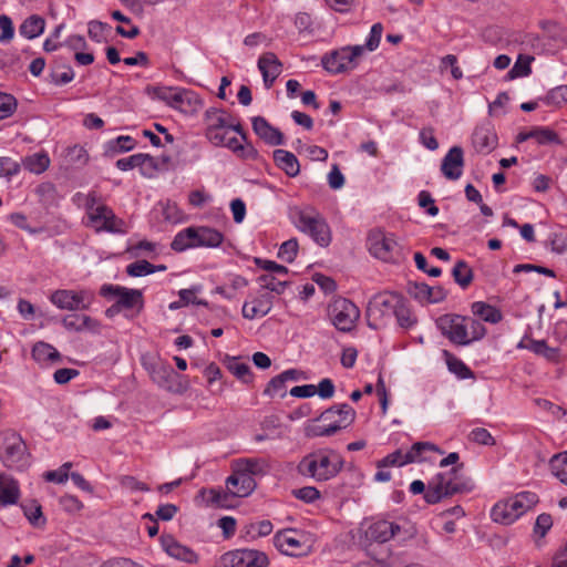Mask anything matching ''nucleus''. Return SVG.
Returning a JSON list of instances; mask_svg holds the SVG:
<instances>
[{"label": "nucleus", "instance_id": "nucleus-1", "mask_svg": "<svg viewBox=\"0 0 567 567\" xmlns=\"http://www.w3.org/2000/svg\"><path fill=\"white\" fill-rule=\"evenodd\" d=\"M462 465L455 466L450 471L437 473L425 484L415 480L410 485L412 494L424 493V499L427 504H436L444 498L456 494L470 493L474 489V483L471 478L461 475Z\"/></svg>", "mask_w": 567, "mask_h": 567}, {"label": "nucleus", "instance_id": "nucleus-2", "mask_svg": "<svg viewBox=\"0 0 567 567\" xmlns=\"http://www.w3.org/2000/svg\"><path fill=\"white\" fill-rule=\"evenodd\" d=\"M342 467L343 458L337 451L320 449L303 456L297 465V471L316 482H327L336 477Z\"/></svg>", "mask_w": 567, "mask_h": 567}, {"label": "nucleus", "instance_id": "nucleus-3", "mask_svg": "<svg viewBox=\"0 0 567 567\" xmlns=\"http://www.w3.org/2000/svg\"><path fill=\"white\" fill-rule=\"evenodd\" d=\"M537 503L538 496L535 493L520 492L496 503L492 508L491 517L495 523L511 525Z\"/></svg>", "mask_w": 567, "mask_h": 567}, {"label": "nucleus", "instance_id": "nucleus-4", "mask_svg": "<svg viewBox=\"0 0 567 567\" xmlns=\"http://www.w3.org/2000/svg\"><path fill=\"white\" fill-rule=\"evenodd\" d=\"M0 461L8 468L22 471L30 465L27 444L13 430L0 433Z\"/></svg>", "mask_w": 567, "mask_h": 567}, {"label": "nucleus", "instance_id": "nucleus-5", "mask_svg": "<svg viewBox=\"0 0 567 567\" xmlns=\"http://www.w3.org/2000/svg\"><path fill=\"white\" fill-rule=\"evenodd\" d=\"M296 227L309 235L315 243L327 247L331 243V230L321 214L310 207L298 209L295 213Z\"/></svg>", "mask_w": 567, "mask_h": 567}, {"label": "nucleus", "instance_id": "nucleus-6", "mask_svg": "<svg viewBox=\"0 0 567 567\" xmlns=\"http://www.w3.org/2000/svg\"><path fill=\"white\" fill-rule=\"evenodd\" d=\"M155 96L185 114H195L202 109L199 96L190 90L173 87H153Z\"/></svg>", "mask_w": 567, "mask_h": 567}, {"label": "nucleus", "instance_id": "nucleus-7", "mask_svg": "<svg viewBox=\"0 0 567 567\" xmlns=\"http://www.w3.org/2000/svg\"><path fill=\"white\" fill-rule=\"evenodd\" d=\"M401 297V295L394 292H382L373 296L365 311L368 326L378 330L382 326L384 318L394 313Z\"/></svg>", "mask_w": 567, "mask_h": 567}, {"label": "nucleus", "instance_id": "nucleus-8", "mask_svg": "<svg viewBox=\"0 0 567 567\" xmlns=\"http://www.w3.org/2000/svg\"><path fill=\"white\" fill-rule=\"evenodd\" d=\"M364 47L353 45L334 50L322 56L321 63L324 70L332 74H339L352 70L357 60L362 55Z\"/></svg>", "mask_w": 567, "mask_h": 567}, {"label": "nucleus", "instance_id": "nucleus-9", "mask_svg": "<svg viewBox=\"0 0 567 567\" xmlns=\"http://www.w3.org/2000/svg\"><path fill=\"white\" fill-rule=\"evenodd\" d=\"M425 452H435L439 454L444 453L437 445L433 443L416 442L406 452H403V450L399 449L386 455L378 463V467L403 466L414 462H422L425 461V457L423 456Z\"/></svg>", "mask_w": 567, "mask_h": 567}, {"label": "nucleus", "instance_id": "nucleus-10", "mask_svg": "<svg viewBox=\"0 0 567 567\" xmlns=\"http://www.w3.org/2000/svg\"><path fill=\"white\" fill-rule=\"evenodd\" d=\"M49 299L61 310L79 311L90 309L94 293L87 289H58L50 295Z\"/></svg>", "mask_w": 567, "mask_h": 567}, {"label": "nucleus", "instance_id": "nucleus-11", "mask_svg": "<svg viewBox=\"0 0 567 567\" xmlns=\"http://www.w3.org/2000/svg\"><path fill=\"white\" fill-rule=\"evenodd\" d=\"M369 251L375 257L386 262H395L401 257L400 246L393 235L385 234L380 229L370 231L368 236Z\"/></svg>", "mask_w": 567, "mask_h": 567}, {"label": "nucleus", "instance_id": "nucleus-12", "mask_svg": "<svg viewBox=\"0 0 567 567\" xmlns=\"http://www.w3.org/2000/svg\"><path fill=\"white\" fill-rule=\"evenodd\" d=\"M329 313L333 326L342 331H351L360 318L359 308L349 299L337 298L329 306Z\"/></svg>", "mask_w": 567, "mask_h": 567}, {"label": "nucleus", "instance_id": "nucleus-13", "mask_svg": "<svg viewBox=\"0 0 567 567\" xmlns=\"http://www.w3.org/2000/svg\"><path fill=\"white\" fill-rule=\"evenodd\" d=\"M306 535L297 529L287 528L278 532L274 537L276 548L287 556H305L310 551Z\"/></svg>", "mask_w": 567, "mask_h": 567}, {"label": "nucleus", "instance_id": "nucleus-14", "mask_svg": "<svg viewBox=\"0 0 567 567\" xmlns=\"http://www.w3.org/2000/svg\"><path fill=\"white\" fill-rule=\"evenodd\" d=\"M467 318L458 315L441 316L436 324L442 334L449 338L451 342L457 346L470 344Z\"/></svg>", "mask_w": 567, "mask_h": 567}, {"label": "nucleus", "instance_id": "nucleus-15", "mask_svg": "<svg viewBox=\"0 0 567 567\" xmlns=\"http://www.w3.org/2000/svg\"><path fill=\"white\" fill-rule=\"evenodd\" d=\"M105 298H115L123 310L136 309L140 312L144 306L143 292L138 289H130L115 285H103L100 290Z\"/></svg>", "mask_w": 567, "mask_h": 567}, {"label": "nucleus", "instance_id": "nucleus-16", "mask_svg": "<svg viewBox=\"0 0 567 567\" xmlns=\"http://www.w3.org/2000/svg\"><path fill=\"white\" fill-rule=\"evenodd\" d=\"M223 567H267L269 559L264 551L256 549H235L220 557Z\"/></svg>", "mask_w": 567, "mask_h": 567}, {"label": "nucleus", "instance_id": "nucleus-17", "mask_svg": "<svg viewBox=\"0 0 567 567\" xmlns=\"http://www.w3.org/2000/svg\"><path fill=\"white\" fill-rule=\"evenodd\" d=\"M89 219L97 231L125 233V223L105 205H97L95 212H91Z\"/></svg>", "mask_w": 567, "mask_h": 567}, {"label": "nucleus", "instance_id": "nucleus-18", "mask_svg": "<svg viewBox=\"0 0 567 567\" xmlns=\"http://www.w3.org/2000/svg\"><path fill=\"white\" fill-rule=\"evenodd\" d=\"M163 550L172 558L186 563L196 564L198 555L189 547L181 544L174 536L164 534L159 538Z\"/></svg>", "mask_w": 567, "mask_h": 567}, {"label": "nucleus", "instance_id": "nucleus-19", "mask_svg": "<svg viewBox=\"0 0 567 567\" xmlns=\"http://www.w3.org/2000/svg\"><path fill=\"white\" fill-rule=\"evenodd\" d=\"M464 152L461 146H453L442 159L441 172L446 179L457 181L463 174Z\"/></svg>", "mask_w": 567, "mask_h": 567}, {"label": "nucleus", "instance_id": "nucleus-20", "mask_svg": "<svg viewBox=\"0 0 567 567\" xmlns=\"http://www.w3.org/2000/svg\"><path fill=\"white\" fill-rule=\"evenodd\" d=\"M497 142L498 138L491 122L476 126L472 136V143L477 152L488 154L497 146Z\"/></svg>", "mask_w": 567, "mask_h": 567}, {"label": "nucleus", "instance_id": "nucleus-21", "mask_svg": "<svg viewBox=\"0 0 567 567\" xmlns=\"http://www.w3.org/2000/svg\"><path fill=\"white\" fill-rule=\"evenodd\" d=\"M251 125L256 135L268 145L278 146L285 143L284 134L277 127L272 126L265 117H252Z\"/></svg>", "mask_w": 567, "mask_h": 567}, {"label": "nucleus", "instance_id": "nucleus-22", "mask_svg": "<svg viewBox=\"0 0 567 567\" xmlns=\"http://www.w3.org/2000/svg\"><path fill=\"white\" fill-rule=\"evenodd\" d=\"M401 530V526L394 522L378 520L365 530V537L370 542L383 544L392 539Z\"/></svg>", "mask_w": 567, "mask_h": 567}, {"label": "nucleus", "instance_id": "nucleus-23", "mask_svg": "<svg viewBox=\"0 0 567 567\" xmlns=\"http://www.w3.org/2000/svg\"><path fill=\"white\" fill-rule=\"evenodd\" d=\"M258 69L262 74L264 83L269 89L282 71V64L272 52L264 53L258 60Z\"/></svg>", "mask_w": 567, "mask_h": 567}, {"label": "nucleus", "instance_id": "nucleus-24", "mask_svg": "<svg viewBox=\"0 0 567 567\" xmlns=\"http://www.w3.org/2000/svg\"><path fill=\"white\" fill-rule=\"evenodd\" d=\"M231 468L254 478L257 475H265L269 471V463L262 457H243L233 461Z\"/></svg>", "mask_w": 567, "mask_h": 567}, {"label": "nucleus", "instance_id": "nucleus-25", "mask_svg": "<svg viewBox=\"0 0 567 567\" xmlns=\"http://www.w3.org/2000/svg\"><path fill=\"white\" fill-rule=\"evenodd\" d=\"M226 487L233 496L246 497L256 488V481L233 468V474L226 480Z\"/></svg>", "mask_w": 567, "mask_h": 567}, {"label": "nucleus", "instance_id": "nucleus-26", "mask_svg": "<svg viewBox=\"0 0 567 567\" xmlns=\"http://www.w3.org/2000/svg\"><path fill=\"white\" fill-rule=\"evenodd\" d=\"M274 296L269 292H262L250 302L243 306V316L246 319L264 317L268 315L272 308Z\"/></svg>", "mask_w": 567, "mask_h": 567}, {"label": "nucleus", "instance_id": "nucleus-27", "mask_svg": "<svg viewBox=\"0 0 567 567\" xmlns=\"http://www.w3.org/2000/svg\"><path fill=\"white\" fill-rule=\"evenodd\" d=\"M61 323L66 330L76 332L84 330L96 331L100 326L92 317L79 313L64 316Z\"/></svg>", "mask_w": 567, "mask_h": 567}, {"label": "nucleus", "instance_id": "nucleus-28", "mask_svg": "<svg viewBox=\"0 0 567 567\" xmlns=\"http://www.w3.org/2000/svg\"><path fill=\"white\" fill-rule=\"evenodd\" d=\"M20 498L19 483L12 476L0 473V503L2 505H13Z\"/></svg>", "mask_w": 567, "mask_h": 567}, {"label": "nucleus", "instance_id": "nucleus-29", "mask_svg": "<svg viewBox=\"0 0 567 567\" xmlns=\"http://www.w3.org/2000/svg\"><path fill=\"white\" fill-rule=\"evenodd\" d=\"M274 161L276 165L289 177H296L300 173V164L296 155L286 150H275Z\"/></svg>", "mask_w": 567, "mask_h": 567}, {"label": "nucleus", "instance_id": "nucleus-30", "mask_svg": "<svg viewBox=\"0 0 567 567\" xmlns=\"http://www.w3.org/2000/svg\"><path fill=\"white\" fill-rule=\"evenodd\" d=\"M230 114L223 109L209 107L204 113L205 133L227 128Z\"/></svg>", "mask_w": 567, "mask_h": 567}, {"label": "nucleus", "instance_id": "nucleus-31", "mask_svg": "<svg viewBox=\"0 0 567 567\" xmlns=\"http://www.w3.org/2000/svg\"><path fill=\"white\" fill-rule=\"evenodd\" d=\"M223 240V234L214 228L195 227L196 247L216 248L221 245Z\"/></svg>", "mask_w": 567, "mask_h": 567}, {"label": "nucleus", "instance_id": "nucleus-32", "mask_svg": "<svg viewBox=\"0 0 567 567\" xmlns=\"http://www.w3.org/2000/svg\"><path fill=\"white\" fill-rule=\"evenodd\" d=\"M50 157L45 152H38L22 159L23 167L32 174L40 175L50 166Z\"/></svg>", "mask_w": 567, "mask_h": 567}, {"label": "nucleus", "instance_id": "nucleus-33", "mask_svg": "<svg viewBox=\"0 0 567 567\" xmlns=\"http://www.w3.org/2000/svg\"><path fill=\"white\" fill-rule=\"evenodd\" d=\"M474 316L489 323H498L503 319V315L496 307L484 301H475L471 306Z\"/></svg>", "mask_w": 567, "mask_h": 567}, {"label": "nucleus", "instance_id": "nucleus-34", "mask_svg": "<svg viewBox=\"0 0 567 567\" xmlns=\"http://www.w3.org/2000/svg\"><path fill=\"white\" fill-rule=\"evenodd\" d=\"M145 165L150 167L154 166V159L148 154L138 153L116 161V167L123 172L133 169L135 167L143 169Z\"/></svg>", "mask_w": 567, "mask_h": 567}, {"label": "nucleus", "instance_id": "nucleus-35", "mask_svg": "<svg viewBox=\"0 0 567 567\" xmlns=\"http://www.w3.org/2000/svg\"><path fill=\"white\" fill-rule=\"evenodd\" d=\"M32 358L40 363H47L58 361L60 359V353L51 344L40 341L32 348Z\"/></svg>", "mask_w": 567, "mask_h": 567}, {"label": "nucleus", "instance_id": "nucleus-36", "mask_svg": "<svg viewBox=\"0 0 567 567\" xmlns=\"http://www.w3.org/2000/svg\"><path fill=\"white\" fill-rule=\"evenodd\" d=\"M44 19L39 16H31L22 22L19 32L27 39H34L44 31Z\"/></svg>", "mask_w": 567, "mask_h": 567}, {"label": "nucleus", "instance_id": "nucleus-37", "mask_svg": "<svg viewBox=\"0 0 567 567\" xmlns=\"http://www.w3.org/2000/svg\"><path fill=\"white\" fill-rule=\"evenodd\" d=\"M550 473L563 484L567 485V451L553 455L549 460Z\"/></svg>", "mask_w": 567, "mask_h": 567}, {"label": "nucleus", "instance_id": "nucleus-38", "mask_svg": "<svg viewBox=\"0 0 567 567\" xmlns=\"http://www.w3.org/2000/svg\"><path fill=\"white\" fill-rule=\"evenodd\" d=\"M528 350L535 354L545 358L550 362H557L559 358V350L557 348L549 347L545 340H528Z\"/></svg>", "mask_w": 567, "mask_h": 567}, {"label": "nucleus", "instance_id": "nucleus-39", "mask_svg": "<svg viewBox=\"0 0 567 567\" xmlns=\"http://www.w3.org/2000/svg\"><path fill=\"white\" fill-rule=\"evenodd\" d=\"M171 247L175 251H184L188 248L196 247L195 244V227H188L176 234Z\"/></svg>", "mask_w": 567, "mask_h": 567}, {"label": "nucleus", "instance_id": "nucleus-40", "mask_svg": "<svg viewBox=\"0 0 567 567\" xmlns=\"http://www.w3.org/2000/svg\"><path fill=\"white\" fill-rule=\"evenodd\" d=\"M452 276L455 282L464 288H467L473 281V270L464 260H457L452 269Z\"/></svg>", "mask_w": 567, "mask_h": 567}, {"label": "nucleus", "instance_id": "nucleus-41", "mask_svg": "<svg viewBox=\"0 0 567 567\" xmlns=\"http://www.w3.org/2000/svg\"><path fill=\"white\" fill-rule=\"evenodd\" d=\"M394 317L396 318L398 324L403 329H410L416 324V318L408 307L403 297H401L398 308L394 310Z\"/></svg>", "mask_w": 567, "mask_h": 567}, {"label": "nucleus", "instance_id": "nucleus-42", "mask_svg": "<svg viewBox=\"0 0 567 567\" xmlns=\"http://www.w3.org/2000/svg\"><path fill=\"white\" fill-rule=\"evenodd\" d=\"M151 377L159 386H167L168 379L174 374V369L162 362L154 363L150 369Z\"/></svg>", "mask_w": 567, "mask_h": 567}, {"label": "nucleus", "instance_id": "nucleus-43", "mask_svg": "<svg viewBox=\"0 0 567 567\" xmlns=\"http://www.w3.org/2000/svg\"><path fill=\"white\" fill-rule=\"evenodd\" d=\"M534 60L533 56L520 54L513 65V68L508 71L507 78L513 80L516 78L527 76L530 74V62Z\"/></svg>", "mask_w": 567, "mask_h": 567}, {"label": "nucleus", "instance_id": "nucleus-44", "mask_svg": "<svg viewBox=\"0 0 567 567\" xmlns=\"http://www.w3.org/2000/svg\"><path fill=\"white\" fill-rule=\"evenodd\" d=\"M341 430L340 425H337L334 422L329 423L328 425H308L305 429V434L307 437H322V436H331Z\"/></svg>", "mask_w": 567, "mask_h": 567}, {"label": "nucleus", "instance_id": "nucleus-45", "mask_svg": "<svg viewBox=\"0 0 567 567\" xmlns=\"http://www.w3.org/2000/svg\"><path fill=\"white\" fill-rule=\"evenodd\" d=\"M258 282L262 289L269 290L270 292H276L278 295L282 293L288 286V281L278 280L271 274L259 276Z\"/></svg>", "mask_w": 567, "mask_h": 567}, {"label": "nucleus", "instance_id": "nucleus-46", "mask_svg": "<svg viewBox=\"0 0 567 567\" xmlns=\"http://www.w3.org/2000/svg\"><path fill=\"white\" fill-rule=\"evenodd\" d=\"M87 25V33L91 40H93L96 43L106 42L105 32L111 29L110 24L99 20H92L89 22Z\"/></svg>", "mask_w": 567, "mask_h": 567}, {"label": "nucleus", "instance_id": "nucleus-47", "mask_svg": "<svg viewBox=\"0 0 567 567\" xmlns=\"http://www.w3.org/2000/svg\"><path fill=\"white\" fill-rule=\"evenodd\" d=\"M87 153L82 146L74 145L66 151L65 161L70 165L81 167L87 163Z\"/></svg>", "mask_w": 567, "mask_h": 567}, {"label": "nucleus", "instance_id": "nucleus-48", "mask_svg": "<svg viewBox=\"0 0 567 567\" xmlns=\"http://www.w3.org/2000/svg\"><path fill=\"white\" fill-rule=\"evenodd\" d=\"M156 272L154 265L147 260H137L126 267V274L131 277H143Z\"/></svg>", "mask_w": 567, "mask_h": 567}, {"label": "nucleus", "instance_id": "nucleus-49", "mask_svg": "<svg viewBox=\"0 0 567 567\" xmlns=\"http://www.w3.org/2000/svg\"><path fill=\"white\" fill-rule=\"evenodd\" d=\"M299 245L298 240L296 238H290L281 244L278 250V257L286 261V262H292L298 254Z\"/></svg>", "mask_w": 567, "mask_h": 567}, {"label": "nucleus", "instance_id": "nucleus-50", "mask_svg": "<svg viewBox=\"0 0 567 567\" xmlns=\"http://www.w3.org/2000/svg\"><path fill=\"white\" fill-rule=\"evenodd\" d=\"M17 110V100L13 95L0 92V120L11 116Z\"/></svg>", "mask_w": 567, "mask_h": 567}, {"label": "nucleus", "instance_id": "nucleus-51", "mask_svg": "<svg viewBox=\"0 0 567 567\" xmlns=\"http://www.w3.org/2000/svg\"><path fill=\"white\" fill-rule=\"evenodd\" d=\"M408 292L412 298L424 303L427 302L430 286L424 282H409Z\"/></svg>", "mask_w": 567, "mask_h": 567}, {"label": "nucleus", "instance_id": "nucleus-52", "mask_svg": "<svg viewBox=\"0 0 567 567\" xmlns=\"http://www.w3.org/2000/svg\"><path fill=\"white\" fill-rule=\"evenodd\" d=\"M286 382L281 374L276 375L272 378L269 383L267 384L264 394L268 395L270 398L279 395L284 398L286 395Z\"/></svg>", "mask_w": 567, "mask_h": 567}, {"label": "nucleus", "instance_id": "nucleus-53", "mask_svg": "<svg viewBox=\"0 0 567 567\" xmlns=\"http://www.w3.org/2000/svg\"><path fill=\"white\" fill-rule=\"evenodd\" d=\"M339 420L334 421L337 425L341 426L342 429L348 427L354 422L355 419V411L352 406H350L347 403L339 404Z\"/></svg>", "mask_w": 567, "mask_h": 567}, {"label": "nucleus", "instance_id": "nucleus-54", "mask_svg": "<svg viewBox=\"0 0 567 567\" xmlns=\"http://www.w3.org/2000/svg\"><path fill=\"white\" fill-rule=\"evenodd\" d=\"M228 369L230 370V372L234 375H236L238 379H240L245 383H247L251 380L250 367L247 363L239 362L238 360L234 359L228 364Z\"/></svg>", "mask_w": 567, "mask_h": 567}, {"label": "nucleus", "instance_id": "nucleus-55", "mask_svg": "<svg viewBox=\"0 0 567 567\" xmlns=\"http://www.w3.org/2000/svg\"><path fill=\"white\" fill-rule=\"evenodd\" d=\"M21 169L20 163L11 157H0V177H12Z\"/></svg>", "mask_w": 567, "mask_h": 567}, {"label": "nucleus", "instance_id": "nucleus-56", "mask_svg": "<svg viewBox=\"0 0 567 567\" xmlns=\"http://www.w3.org/2000/svg\"><path fill=\"white\" fill-rule=\"evenodd\" d=\"M545 101L550 105H561L567 102V85H559L550 90Z\"/></svg>", "mask_w": 567, "mask_h": 567}, {"label": "nucleus", "instance_id": "nucleus-57", "mask_svg": "<svg viewBox=\"0 0 567 567\" xmlns=\"http://www.w3.org/2000/svg\"><path fill=\"white\" fill-rule=\"evenodd\" d=\"M470 440L481 445L492 446L495 444V439L483 427L473 429L470 433Z\"/></svg>", "mask_w": 567, "mask_h": 567}, {"label": "nucleus", "instance_id": "nucleus-58", "mask_svg": "<svg viewBox=\"0 0 567 567\" xmlns=\"http://www.w3.org/2000/svg\"><path fill=\"white\" fill-rule=\"evenodd\" d=\"M383 32V25L381 23H374L371 28L370 34L363 45L369 51L378 49Z\"/></svg>", "mask_w": 567, "mask_h": 567}, {"label": "nucleus", "instance_id": "nucleus-59", "mask_svg": "<svg viewBox=\"0 0 567 567\" xmlns=\"http://www.w3.org/2000/svg\"><path fill=\"white\" fill-rule=\"evenodd\" d=\"M0 43H8L12 40L14 35V29L11 19L6 16H0Z\"/></svg>", "mask_w": 567, "mask_h": 567}, {"label": "nucleus", "instance_id": "nucleus-60", "mask_svg": "<svg viewBox=\"0 0 567 567\" xmlns=\"http://www.w3.org/2000/svg\"><path fill=\"white\" fill-rule=\"evenodd\" d=\"M470 343L481 340L486 334V328L476 319L467 318Z\"/></svg>", "mask_w": 567, "mask_h": 567}, {"label": "nucleus", "instance_id": "nucleus-61", "mask_svg": "<svg viewBox=\"0 0 567 567\" xmlns=\"http://www.w3.org/2000/svg\"><path fill=\"white\" fill-rule=\"evenodd\" d=\"M120 484L123 488H126L128 491H132V492H147L150 491L148 486L138 481L136 477L134 476H131V475H125V476H122L121 480H120Z\"/></svg>", "mask_w": 567, "mask_h": 567}, {"label": "nucleus", "instance_id": "nucleus-62", "mask_svg": "<svg viewBox=\"0 0 567 567\" xmlns=\"http://www.w3.org/2000/svg\"><path fill=\"white\" fill-rule=\"evenodd\" d=\"M293 495L306 503H312L320 498V492L313 486H305L293 491Z\"/></svg>", "mask_w": 567, "mask_h": 567}, {"label": "nucleus", "instance_id": "nucleus-63", "mask_svg": "<svg viewBox=\"0 0 567 567\" xmlns=\"http://www.w3.org/2000/svg\"><path fill=\"white\" fill-rule=\"evenodd\" d=\"M551 526H553L551 516L549 514H545V513L540 514L536 518V523L534 526V533L540 537H544L547 534V532L551 528Z\"/></svg>", "mask_w": 567, "mask_h": 567}, {"label": "nucleus", "instance_id": "nucleus-64", "mask_svg": "<svg viewBox=\"0 0 567 567\" xmlns=\"http://www.w3.org/2000/svg\"><path fill=\"white\" fill-rule=\"evenodd\" d=\"M537 143L540 145L559 143L557 133L548 127H537Z\"/></svg>", "mask_w": 567, "mask_h": 567}]
</instances>
